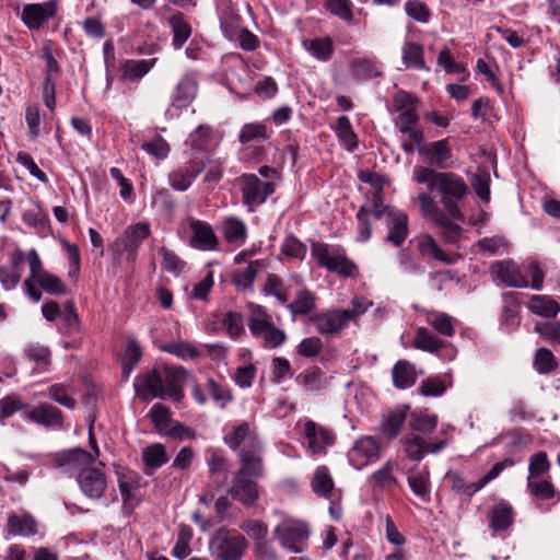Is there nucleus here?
I'll list each match as a JSON object with an SVG mask.
<instances>
[{
    "label": "nucleus",
    "mask_w": 560,
    "mask_h": 560,
    "mask_svg": "<svg viewBox=\"0 0 560 560\" xmlns=\"http://www.w3.org/2000/svg\"><path fill=\"white\" fill-rule=\"evenodd\" d=\"M187 371L182 366L155 364L140 372L133 382L138 397L143 401L154 398L180 401L184 397L183 383Z\"/></svg>",
    "instance_id": "f257e3e1"
},
{
    "label": "nucleus",
    "mask_w": 560,
    "mask_h": 560,
    "mask_svg": "<svg viewBox=\"0 0 560 560\" xmlns=\"http://www.w3.org/2000/svg\"><path fill=\"white\" fill-rule=\"evenodd\" d=\"M413 179L440 195L443 209L450 214L453 222L464 220L459 202L469 194V187L460 175L417 165L413 167Z\"/></svg>",
    "instance_id": "f03ea898"
},
{
    "label": "nucleus",
    "mask_w": 560,
    "mask_h": 560,
    "mask_svg": "<svg viewBox=\"0 0 560 560\" xmlns=\"http://www.w3.org/2000/svg\"><path fill=\"white\" fill-rule=\"evenodd\" d=\"M393 104L398 113L394 119V126L401 135L408 137L419 150L424 143L423 129L419 124L420 118L416 110L420 100L407 91L398 90L393 96Z\"/></svg>",
    "instance_id": "7ed1b4c3"
},
{
    "label": "nucleus",
    "mask_w": 560,
    "mask_h": 560,
    "mask_svg": "<svg viewBox=\"0 0 560 560\" xmlns=\"http://www.w3.org/2000/svg\"><path fill=\"white\" fill-rule=\"evenodd\" d=\"M311 255L320 267L331 272L349 278L358 276L357 265L347 257L345 249L339 246L313 242L311 245Z\"/></svg>",
    "instance_id": "20e7f679"
},
{
    "label": "nucleus",
    "mask_w": 560,
    "mask_h": 560,
    "mask_svg": "<svg viewBox=\"0 0 560 560\" xmlns=\"http://www.w3.org/2000/svg\"><path fill=\"white\" fill-rule=\"evenodd\" d=\"M420 203V211L423 218H429L435 225L442 229V237L447 243H456L462 235V228L453 222L450 214L440 209L433 197L425 191L417 196Z\"/></svg>",
    "instance_id": "39448f33"
},
{
    "label": "nucleus",
    "mask_w": 560,
    "mask_h": 560,
    "mask_svg": "<svg viewBox=\"0 0 560 560\" xmlns=\"http://www.w3.org/2000/svg\"><path fill=\"white\" fill-rule=\"evenodd\" d=\"M151 234L148 222H138L125 229V231L115 240L112 249L116 256H125L127 260L133 262L137 259L138 249L142 242Z\"/></svg>",
    "instance_id": "423d86ee"
},
{
    "label": "nucleus",
    "mask_w": 560,
    "mask_h": 560,
    "mask_svg": "<svg viewBox=\"0 0 560 560\" xmlns=\"http://www.w3.org/2000/svg\"><path fill=\"white\" fill-rule=\"evenodd\" d=\"M244 536L221 528L211 538L210 548L217 560H241L247 549Z\"/></svg>",
    "instance_id": "0eeeda50"
},
{
    "label": "nucleus",
    "mask_w": 560,
    "mask_h": 560,
    "mask_svg": "<svg viewBox=\"0 0 560 560\" xmlns=\"http://www.w3.org/2000/svg\"><path fill=\"white\" fill-rule=\"evenodd\" d=\"M52 466L61 474L69 477L79 476L95 463V455L90 452L74 447L58 452L51 456Z\"/></svg>",
    "instance_id": "6e6552de"
},
{
    "label": "nucleus",
    "mask_w": 560,
    "mask_h": 560,
    "mask_svg": "<svg viewBox=\"0 0 560 560\" xmlns=\"http://www.w3.org/2000/svg\"><path fill=\"white\" fill-rule=\"evenodd\" d=\"M243 203L250 212L265 203L267 198L275 192L272 182H261L255 174H244L238 178Z\"/></svg>",
    "instance_id": "1a4fd4ad"
},
{
    "label": "nucleus",
    "mask_w": 560,
    "mask_h": 560,
    "mask_svg": "<svg viewBox=\"0 0 560 560\" xmlns=\"http://www.w3.org/2000/svg\"><path fill=\"white\" fill-rule=\"evenodd\" d=\"M308 534L305 523L292 518L282 521L275 528V535L281 546L295 553L303 551L302 544L307 539Z\"/></svg>",
    "instance_id": "9d476101"
},
{
    "label": "nucleus",
    "mask_w": 560,
    "mask_h": 560,
    "mask_svg": "<svg viewBox=\"0 0 560 560\" xmlns=\"http://www.w3.org/2000/svg\"><path fill=\"white\" fill-rule=\"evenodd\" d=\"M382 445L377 439L370 435L360 436L348 452V459L355 469H362L377 462L381 457Z\"/></svg>",
    "instance_id": "9b49d317"
},
{
    "label": "nucleus",
    "mask_w": 560,
    "mask_h": 560,
    "mask_svg": "<svg viewBox=\"0 0 560 560\" xmlns=\"http://www.w3.org/2000/svg\"><path fill=\"white\" fill-rule=\"evenodd\" d=\"M81 492L90 500H101L107 490V479L102 468L92 465L78 476Z\"/></svg>",
    "instance_id": "f8f14e48"
},
{
    "label": "nucleus",
    "mask_w": 560,
    "mask_h": 560,
    "mask_svg": "<svg viewBox=\"0 0 560 560\" xmlns=\"http://www.w3.org/2000/svg\"><path fill=\"white\" fill-rule=\"evenodd\" d=\"M203 168L205 161L202 158H190L185 165L173 170L168 174L170 186L176 191H186Z\"/></svg>",
    "instance_id": "ddd939ff"
},
{
    "label": "nucleus",
    "mask_w": 560,
    "mask_h": 560,
    "mask_svg": "<svg viewBox=\"0 0 560 560\" xmlns=\"http://www.w3.org/2000/svg\"><path fill=\"white\" fill-rule=\"evenodd\" d=\"M310 320L320 335L334 336L339 334L348 325V317L341 308L326 310L313 315Z\"/></svg>",
    "instance_id": "4468645a"
},
{
    "label": "nucleus",
    "mask_w": 560,
    "mask_h": 560,
    "mask_svg": "<svg viewBox=\"0 0 560 560\" xmlns=\"http://www.w3.org/2000/svg\"><path fill=\"white\" fill-rule=\"evenodd\" d=\"M256 478L234 472L228 494L245 506H252L259 498Z\"/></svg>",
    "instance_id": "2eb2a0df"
},
{
    "label": "nucleus",
    "mask_w": 560,
    "mask_h": 560,
    "mask_svg": "<svg viewBox=\"0 0 560 560\" xmlns=\"http://www.w3.org/2000/svg\"><path fill=\"white\" fill-rule=\"evenodd\" d=\"M304 438L307 440V451L312 455L326 453V448L335 443L334 432L312 420L304 424Z\"/></svg>",
    "instance_id": "dca6fc26"
},
{
    "label": "nucleus",
    "mask_w": 560,
    "mask_h": 560,
    "mask_svg": "<svg viewBox=\"0 0 560 560\" xmlns=\"http://www.w3.org/2000/svg\"><path fill=\"white\" fill-rule=\"evenodd\" d=\"M189 229L191 231L189 241L191 247L199 250H215L218 248V237L209 223L192 219L189 222Z\"/></svg>",
    "instance_id": "f3484780"
},
{
    "label": "nucleus",
    "mask_w": 560,
    "mask_h": 560,
    "mask_svg": "<svg viewBox=\"0 0 560 560\" xmlns=\"http://www.w3.org/2000/svg\"><path fill=\"white\" fill-rule=\"evenodd\" d=\"M56 10V4L52 1L30 3L24 5L21 19L27 27L37 30L46 21L55 16Z\"/></svg>",
    "instance_id": "a211bd4d"
},
{
    "label": "nucleus",
    "mask_w": 560,
    "mask_h": 560,
    "mask_svg": "<svg viewBox=\"0 0 560 560\" xmlns=\"http://www.w3.org/2000/svg\"><path fill=\"white\" fill-rule=\"evenodd\" d=\"M492 275L506 287L527 288L528 280L524 277L518 266L513 260L495 261L490 268Z\"/></svg>",
    "instance_id": "6ab92c4d"
},
{
    "label": "nucleus",
    "mask_w": 560,
    "mask_h": 560,
    "mask_svg": "<svg viewBox=\"0 0 560 560\" xmlns=\"http://www.w3.org/2000/svg\"><path fill=\"white\" fill-rule=\"evenodd\" d=\"M388 234L385 242L400 247L409 234L408 215L400 210H389L387 219Z\"/></svg>",
    "instance_id": "aec40b11"
},
{
    "label": "nucleus",
    "mask_w": 560,
    "mask_h": 560,
    "mask_svg": "<svg viewBox=\"0 0 560 560\" xmlns=\"http://www.w3.org/2000/svg\"><path fill=\"white\" fill-rule=\"evenodd\" d=\"M25 417L27 420L47 428H61L62 427V412L55 406L43 402L28 411Z\"/></svg>",
    "instance_id": "412c9836"
},
{
    "label": "nucleus",
    "mask_w": 560,
    "mask_h": 560,
    "mask_svg": "<svg viewBox=\"0 0 560 560\" xmlns=\"http://www.w3.org/2000/svg\"><path fill=\"white\" fill-rule=\"evenodd\" d=\"M225 444L233 451L241 448H252L261 444L256 433L246 422L240 423L224 435Z\"/></svg>",
    "instance_id": "4be33fe9"
},
{
    "label": "nucleus",
    "mask_w": 560,
    "mask_h": 560,
    "mask_svg": "<svg viewBox=\"0 0 560 560\" xmlns=\"http://www.w3.org/2000/svg\"><path fill=\"white\" fill-rule=\"evenodd\" d=\"M241 468L236 472H243L252 478H259L264 472L261 458V444L252 448H241L238 452Z\"/></svg>",
    "instance_id": "5701e85b"
},
{
    "label": "nucleus",
    "mask_w": 560,
    "mask_h": 560,
    "mask_svg": "<svg viewBox=\"0 0 560 560\" xmlns=\"http://www.w3.org/2000/svg\"><path fill=\"white\" fill-rule=\"evenodd\" d=\"M514 509L509 502L499 501L488 514L490 528L495 533L508 529L514 522Z\"/></svg>",
    "instance_id": "b1692460"
},
{
    "label": "nucleus",
    "mask_w": 560,
    "mask_h": 560,
    "mask_svg": "<svg viewBox=\"0 0 560 560\" xmlns=\"http://www.w3.org/2000/svg\"><path fill=\"white\" fill-rule=\"evenodd\" d=\"M408 409V406H401L383 415L380 430L386 439L393 440L400 433Z\"/></svg>",
    "instance_id": "393cba45"
},
{
    "label": "nucleus",
    "mask_w": 560,
    "mask_h": 560,
    "mask_svg": "<svg viewBox=\"0 0 560 560\" xmlns=\"http://www.w3.org/2000/svg\"><path fill=\"white\" fill-rule=\"evenodd\" d=\"M420 155L427 156L439 168L445 167V162L452 158L447 140H439L429 144L422 143L418 150Z\"/></svg>",
    "instance_id": "a878e982"
},
{
    "label": "nucleus",
    "mask_w": 560,
    "mask_h": 560,
    "mask_svg": "<svg viewBox=\"0 0 560 560\" xmlns=\"http://www.w3.org/2000/svg\"><path fill=\"white\" fill-rule=\"evenodd\" d=\"M8 532L13 536H32L37 533V522L30 513H11L8 517Z\"/></svg>",
    "instance_id": "bb28decb"
},
{
    "label": "nucleus",
    "mask_w": 560,
    "mask_h": 560,
    "mask_svg": "<svg viewBox=\"0 0 560 560\" xmlns=\"http://www.w3.org/2000/svg\"><path fill=\"white\" fill-rule=\"evenodd\" d=\"M394 386L398 389L410 388L417 381L416 368L407 360H399L392 370Z\"/></svg>",
    "instance_id": "cd10ccee"
},
{
    "label": "nucleus",
    "mask_w": 560,
    "mask_h": 560,
    "mask_svg": "<svg viewBox=\"0 0 560 560\" xmlns=\"http://www.w3.org/2000/svg\"><path fill=\"white\" fill-rule=\"evenodd\" d=\"M298 384L302 385L307 393L318 394L326 388L324 372L318 366H312L296 376Z\"/></svg>",
    "instance_id": "c85d7f7f"
},
{
    "label": "nucleus",
    "mask_w": 560,
    "mask_h": 560,
    "mask_svg": "<svg viewBox=\"0 0 560 560\" xmlns=\"http://www.w3.org/2000/svg\"><path fill=\"white\" fill-rule=\"evenodd\" d=\"M528 310L541 317H555L560 312V305L549 295H533L527 303Z\"/></svg>",
    "instance_id": "c756f323"
},
{
    "label": "nucleus",
    "mask_w": 560,
    "mask_h": 560,
    "mask_svg": "<svg viewBox=\"0 0 560 560\" xmlns=\"http://www.w3.org/2000/svg\"><path fill=\"white\" fill-rule=\"evenodd\" d=\"M141 477L133 470H117V482L124 502L127 503L133 498V492L140 487Z\"/></svg>",
    "instance_id": "7c9ffc66"
},
{
    "label": "nucleus",
    "mask_w": 560,
    "mask_h": 560,
    "mask_svg": "<svg viewBox=\"0 0 560 560\" xmlns=\"http://www.w3.org/2000/svg\"><path fill=\"white\" fill-rule=\"evenodd\" d=\"M223 235L228 243L241 246L247 237L245 223L237 218H226L223 222Z\"/></svg>",
    "instance_id": "2f4dec72"
},
{
    "label": "nucleus",
    "mask_w": 560,
    "mask_h": 560,
    "mask_svg": "<svg viewBox=\"0 0 560 560\" xmlns=\"http://www.w3.org/2000/svg\"><path fill=\"white\" fill-rule=\"evenodd\" d=\"M417 246L423 257H431L446 264L454 261L439 247L435 240L430 234H423L417 237Z\"/></svg>",
    "instance_id": "473e14b6"
},
{
    "label": "nucleus",
    "mask_w": 560,
    "mask_h": 560,
    "mask_svg": "<svg viewBox=\"0 0 560 560\" xmlns=\"http://www.w3.org/2000/svg\"><path fill=\"white\" fill-rule=\"evenodd\" d=\"M142 460L147 470H155L168 462L165 446L154 443L143 448Z\"/></svg>",
    "instance_id": "72a5a7b5"
},
{
    "label": "nucleus",
    "mask_w": 560,
    "mask_h": 560,
    "mask_svg": "<svg viewBox=\"0 0 560 560\" xmlns=\"http://www.w3.org/2000/svg\"><path fill=\"white\" fill-rule=\"evenodd\" d=\"M412 346L416 349L435 353L444 347V341L438 338L435 335L430 332L427 328L419 327L416 330Z\"/></svg>",
    "instance_id": "f704fd0d"
},
{
    "label": "nucleus",
    "mask_w": 560,
    "mask_h": 560,
    "mask_svg": "<svg viewBox=\"0 0 560 560\" xmlns=\"http://www.w3.org/2000/svg\"><path fill=\"white\" fill-rule=\"evenodd\" d=\"M24 355L36 365L38 371H45L51 362L49 348L39 343L28 345L24 350Z\"/></svg>",
    "instance_id": "c9c22d12"
},
{
    "label": "nucleus",
    "mask_w": 560,
    "mask_h": 560,
    "mask_svg": "<svg viewBox=\"0 0 560 560\" xmlns=\"http://www.w3.org/2000/svg\"><path fill=\"white\" fill-rule=\"evenodd\" d=\"M168 23L173 31V45L180 48L191 35V27L182 13L172 15Z\"/></svg>",
    "instance_id": "e433bc0d"
},
{
    "label": "nucleus",
    "mask_w": 560,
    "mask_h": 560,
    "mask_svg": "<svg viewBox=\"0 0 560 560\" xmlns=\"http://www.w3.org/2000/svg\"><path fill=\"white\" fill-rule=\"evenodd\" d=\"M396 467L397 465L393 460H387L378 470L371 475V485L382 489L396 486L397 479L394 476Z\"/></svg>",
    "instance_id": "4c0bfd02"
},
{
    "label": "nucleus",
    "mask_w": 560,
    "mask_h": 560,
    "mask_svg": "<svg viewBox=\"0 0 560 560\" xmlns=\"http://www.w3.org/2000/svg\"><path fill=\"white\" fill-rule=\"evenodd\" d=\"M427 322L435 331L445 337H453L455 334V319L446 313L430 312L428 313Z\"/></svg>",
    "instance_id": "58836bf2"
},
{
    "label": "nucleus",
    "mask_w": 560,
    "mask_h": 560,
    "mask_svg": "<svg viewBox=\"0 0 560 560\" xmlns=\"http://www.w3.org/2000/svg\"><path fill=\"white\" fill-rule=\"evenodd\" d=\"M452 385V376L444 374L442 376H434L424 380L419 390L423 396H441L446 388Z\"/></svg>",
    "instance_id": "ea45409f"
},
{
    "label": "nucleus",
    "mask_w": 560,
    "mask_h": 560,
    "mask_svg": "<svg viewBox=\"0 0 560 560\" xmlns=\"http://www.w3.org/2000/svg\"><path fill=\"white\" fill-rule=\"evenodd\" d=\"M313 491L324 498L330 495L334 488V481L326 466H319L312 479Z\"/></svg>",
    "instance_id": "a19ab883"
},
{
    "label": "nucleus",
    "mask_w": 560,
    "mask_h": 560,
    "mask_svg": "<svg viewBox=\"0 0 560 560\" xmlns=\"http://www.w3.org/2000/svg\"><path fill=\"white\" fill-rule=\"evenodd\" d=\"M526 486L529 494L538 501L551 500L557 494L555 486L547 479H530Z\"/></svg>",
    "instance_id": "79ce46f5"
},
{
    "label": "nucleus",
    "mask_w": 560,
    "mask_h": 560,
    "mask_svg": "<svg viewBox=\"0 0 560 560\" xmlns=\"http://www.w3.org/2000/svg\"><path fill=\"white\" fill-rule=\"evenodd\" d=\"M61 325L60 331L66 335H72L80 330V319L74 307L73 301H68L63 305V310L60 314Z\"/></svg>",
    "instance_id": "37998d69"
},
{
    "label": "nucleus",
    "mask_w": 560,
    "mask_h": 560,
    "mask_svg": "<svg viewBox=\"0 0 560 560\" xmlns=\"http://www.w3.org/2000/svg\"><path fill=\"white\" fill-rule=\"evenodd\" d=\"M404 452L411 460L420 462L427 452V441L419 435H408L402 440Z\"/></svg>",
    "instance_id": "c03bdc74"
},
{
    "label": "nucleus",
    "mask_w": 560,
    "mask_h": 560,
    "mask_svg": "<svg viewBox=\"0 0 560 560\" xmlns=\"http://www.w3.org/2000/svg\"><path fill=\"white\" fill-rule=\"evenodd\" d=\"M292 315H307L315 307V296L308 290H301L295 300L287 305Z\"/></svg>",
    "instance_id": "a18cd8bd"
},
{
    "label": "nucleus",
    "mask_w": 560,
    "mask_h": 560,
    "mask_svg": "<svg viewBox=\"0 0 560 560\" xmlns=\"http://www.w3.org/2000/svg\"><path fill=\"white\" fill-rule=\"evenodd\" d=\"M197 92V85L194 80L185 77L176 86L174 95V105L177 107L187 106L195 97Z\"/></svg>",
    "instance_id": "49530a36"
},
{
    "label": "nucleus",
    "mask_w": 560,
    "mask_h": 560,
    "mask_svg": "<svg viewBox=\"0 0 560 560\" xmlns=\"http://www.w3.org/2000/svg\"><path fill=\"white\" fill-rule=\"evenodd\" d=\"M142 351L139 343L136 340L128 341L126 349L121 358L122 375L128 377L135 365L140 361Z\"/></svg>",
    "instance_id": "de8ad7c7"
},
{
    "label": "nucleus",
    "mask_w": 560,
    "mask_h": 560,
    "mask_svg": "<svg viewBox=\"0 0 560 560\" xmlns=\"http://www.w3.org/2000/svg\"><path fill=\"white\" fill-rule=\"evenodd\" d=\"M260 261L255 260L249 262V265L244 270L234 271L232 276L233 283L242 289L250 288L254 283L257 273L260 270Z\"/></svg>",
    "instance_id": "09e8293b"
},
{
    "label": "nucleus",
    "mask_w": 560,
    "mask_h": 560,
    "mask_svg": "<svg viewBox=\"0 0 560 560\" xmlns=\"http://www.w3.org/2000/svg\"><path fill=\"white\" fill-rule=\"evenodd\" d=\"M550 469V462L545 452H538L529 458L527 480L540 479Z\"/></svg>",
    "instance_id": "8fccbe9b"
},
{
    "label": "nucleus",
    "mask_w": 560,
    "mask_h": 560,
    "mask_svg": "<svg viewBox=\"0 0 560 560\" xmlns=\"http://www.w3.org/2000/svg\"><path fill=\"white\" fill-rule=\"evenodd\" d=\"M149 417L155 430L160 434H162L163 431L166 430V427L173 420L170 408L162 404H154L149 411Z\"/></svg>",
    "instance_id": "3c124183"
},
{
    "label": "nucleus",
    "mask_w": 560,
    "mask_h": 560,
    "mask_svg": "<svg viewBox=\"0 0 560 560\" xmlns=\"http://www.w3.org/2000/svg\"><path fill=\"white\" fill-rule=\"evenodd\" d=\"M402 60L408 68H424L423 50L419 44L408 42L402 49Z\"/></svg>",
    "instance_id": "603ef678"
},
{
    "label": "nucleus",
    "mask_w": 560,
    "mask_h": 560,
    "mask_svg": "<svg viewBox=\"0 0 560 560\" xmlns=\"http://www.w3.org/2000/svg\"><path fill=\"white\" fill-rule=\"evenodd\" d=\"M335 131L348 150H353L355 148L357 137L347 116H340L337 119Z\"/></svg>",
    "instance_id": "864d4df0"
},
{
    "label": "nucleus",
    "mask_w": 560,
    "mask_h": 560,
    "mask_svg": "<svg viewBox=\"0 0 560 560\" xmlns=\"http://www.w3.org/2000/svg\"><path fill=\"white\" fill-rule=\"evenodd\" d=\"M408 485L419 498H427L430 493V472L427 468L408 476Z\"/></svg>",
    "instance_id": "5fc2aeb1"
},
{
    "label": "nucleus",
    "mask_w": 560,
    "mask_h": 560,
    "mask_svg": "<svg viewBox=\"0 0 560 560\" xmlns=\"http://www.w3.org/2000/svg\"><path fill=\"white\" fill-rule=\"evenodd\" d=\"M267 128L264 124L252 122L242 127L238 140L241 143H248L252 141L260 142L267 139Z\"/></svg>",
    "instance_id": "6e6d98bb"
},
{
    "label": "nucleus",
    "mask_w": 560,
    "mask_h": 560,
    "mask_svg": "<svg viewBox=\"0 0 560 560\" xmlns=\"http://www.w3.org/2000/svg\"><path fill=\"white\" fill-rule=\"evenodd\" d=\"M325 9L340 20L351 23L353 20L351 0H326Z\"/></svg>",
    "instance_id": "4d7b16f0"
},
{
    "label": "nucleus",
    "mask_w": 560,
    "mask_h": 560,
    "mask_svg": "<svg viewBox=\"0 0 560 560\" xmlns=\"http://www.w3.org/2000/svg\"><path fill=\"white\" fill-rule=\"evenodd\" d=\"M446 480L450 482L453 491L468 497H471L477 491L481 490L478 486V481L475 483H468L457 471H448L446 474Z\"/></svg>",
    "instance_id": "13d9d810"
},
{
    "label": "nucleus",
    "mask_w": 560,
    "mask_h": 560,
    "mask_svg": "<svg viewBox=\"0 0 560 560\" xmlns=\"http://www.w3.org/2000/svg\"><path fill=\"white\" fill-rule=\"evenodd\" d=\"M258 338L264 339V347L269 349H276L282 346L287 340V334L284 330L276 327L272 323L267 328L262 329Z\"/></svg>",
    "instance_id": "bf43d9fd"
},
{
    "label": "nucleus",
    "mask_w": 560,
    "mask_h": 560,
    "mask_svg": "<svg viewBox=\"0 0 560 560\" xmlns=\"http://www.w3.org/2000/svg\"><path fill=\"white\" fill-rule=\"evenodd\" d=\"M25 408L26 404H24L18 395L11 394L4 396L0 399V421L10 418L15 412Z\"/></svg>",
    "instance_id": "052dcab7"
},
{
    "label": "nucleus",
    "mask_w": 560,
    "mask_h": 560,
    "mask_svg": "<svg viewBox=\"0 0 560 560\" xmlns=\"http://www.w3.org/2000/svg\"><path fill=\"white\" fill-rule=\"evenodd\" d=\"M553 353L547 348H539L535 354V368L541 374L552 372L557 368Z\"/></svg>",
    "instance_id": "680f3d73"
},
{
    "label": "nucleus",
    "mask_w": 560,
    "mask_h": 560,
    "mask_svg": "<svg viewBox=\"0 0 560 560\" xmlns=\"http://www.w3.org/2000/svg\"><path fill=\"white\" fill-rule=\"evenodd\" d=\"M323 348V341L318 337H307L296 346V353L303 358H315L322 352Z\"/></svg>",
    "instance_id": "e2e57ef3"
},
{
    "label": "nucleus",
    "mask_w": 560,
    "mask_h": 560,
    "mask_svg": "<svg viewBox=\"0 0 560 560\" xmlns=\"http://www.w3.org/2000/svg\"><path fill=\"white\" fill-rule=\"evenodd\" d=\"M207 392L221 408H224L233 398L231 390L218 384L213 378H208Z\"/></svg>",
    "instance_id": "0e129e2a"
},
{
    "label": "nucleus",
    "mask_w": 560,
    "mask_h": 560,
    "mask_svg": "<svg viewBox=\"0 0 560 560\" xmlns=\"http://www.w3.org/2000/svg\"><path fill=\"white\" fill-rule=\"evenodd\" d=\"M264 292L268 295H273L281 303H285L288 300V293L282 280L273 273L268 275L264 285Z\"/></svg>",
    "instance_id": "69168bd1"
},
{
    "label": "nucleus",
    "mask_w": 560,
    "mask_h": 560,
    "mask_svg": "<svg viewBox=\"0 0 560 560\" xmlns=\"http://www.w3.org/2000/svg\"><path fill=\"white\" fill-rule=\"evenodd\" d=\"M159 254L163 258L162 265L166 271L179 275L184 270L186 266L185 261L182 260L173 250H170L166 247H161L159 249Z\"/></svg>",
    "instance_id": "338daca9"
},
{
    "label": "nucleus",
    "mask_w": 560,
    "mask_h": 560,
    "mask_svg": "<svg viewBox=\"0 0 560 560\" xmlns=\"http://www.w3.org/2000/svg\"><path fill=\"white\" fill-rule=\"evenodd\" d=\"M535 331L545 340L560 345V322L537 323Z\"/></svg>",
    "instance_id": "774afa93"
}]
</instances>
